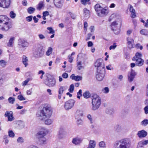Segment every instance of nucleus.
I'll list each match as a JSON object with an SVG mask.
<instances>
[{
	"label": "nucleus",
	"instance_id": "1",
	"mask_svg": "<svg viewBox=\"0 0 148 148\" xmlns=\"http://www.w3.org/2000/svg\"><path fill=\"white\" fill-rule=\"evenodd\" d=\"M52 108L49 106H47L43 108L42 109L38 112L36 116L40 120H43L46 117H50L52 113Z\"/></svg>",
	"mask_w": 148,
	"mask_h": 148
},
{
	"label": "nucleus",
	"instance_id": "2",
	"mask_svg": "<svg viewBox=\"0 0 148 148\" xmlns=\"http://www.w3.org/2000/svg\"><path fill=\"white\" fill-rule=\"evenodd\" d=\"M47 130L45 129H42L36 134L38 144L43 145L47 143V140L45 137L48 133Z\"/></svg>",
	"mask_w": 148,
	"mask_h": 148
},
{
	"label": "nucleus",
	"instance_id": "3",
	"mask_svg": "<svg viewBox=\"0 0 148 148\" xmlns=\"http://www.w3.org/2000/svg\"><path fill=\"white\" fill-rule=\"evenodd\" d=\"M130 145V141L127 138L122 139L116 141L114 148H128Z\"/></svg>",
	"mask_w": 148,
	"mask_h": 148
},
{
	"label": "nucleus",
	"instance_id": "4",
	"mask_svg": "<svg viewBox=\"0 0 148 148\" xmlns=\"http://www.w3.org/2000/svg\"><path fill=\"white\" fill-rule=\"evenodd\" d=\"M92 109L96 110L99 107L101 104V99L97 94L93 95L92 96Z\"/></svg>",
	"mask_w": 148,
	"mask_h": 148
},
{
	"label": "nucleus",
	"instance_id": "5",
	"mask_svg": "<svg viewBox=\"0 0 148 148\" xmlns=\"http://www.w3.org/2000/svg\"><path fill=\"white\" fill-rule=\"evenodd\" d=\"M56 83L54 77L50 75H48L47 79L45 82V84L49 87L54 86L55 85Z\"/></svg>",
	"mask_w": 148,
	"mask_h": 148
},
{
	"label": "nucleus",
	"instance_id": "6",
	"mask_svg": "<svg viewBox=\"0 0 148 148\" xmlns=\"http://www.w3.org/2000/svg\"><path fill=\"white\" fill-rule=\"evenodd\" d=\"M29 43L26 40L22 39H18V46L21 49H24L28 47Z\"/></svg>",
	"mask_w": 148,
	"mask_h": 148
},
{
	"label": "nucleus",
	"instance_id": "7",
	"mask_svg": "<svg viewBox=\"0 0 148 148\" xmlns=\"http://www.w3.org/2000/svg\"><path fill=\"white\" fill-rule=\"evenodd\" d=\"M75 103V101L74 99H71L65 102L64 107L66 110L71 109L74 106Z\"/></svg>",
	"mask_w": 148,
	"mask_h": 148
},
{
	"label": "nucleus",
	"instance_id": "8",
	"mask_svg": "<svg viewBox=\"0 0 148 148\" xmlns=\"http://www.w3.org/2000/svg\"><path fill=\"white\" fill-rule=\"evenodd\" d=\"M136 74V73L132 69H131L130 71L128 72L127 74V79L129 82H131L133 81Z\"/></svg>",
	"mask_w": 148,
	"mask_h": 148
},
{
	"label": "nucleus",
	"instance_id": "9",
	"mask_svg": "<svg viewBox=\"0 0 148 148\" xmlns=\"http://www.w3.org/2000/svg\"><path fill=\"white\" fill-rule=\"evenodd\" d=\"M95 66L97 67V71L104 69V65L103 64V60L101 59H97L95 63Z\"/></svg>",
	"mask_w": 148,
	"mask_h": 148
},
{
	"label": "nucleus",
	"instance_id": "10",
	"mask_svg": "<svg viewBox=\"0 0 148 148\" xmlns=\"http://www.w3.org/2000/svg\"><path fill=\"white\" fill-rule=\"evenodd\" d=\"M104 69H102V70H99L97 71V73L96 75V77L97 80L99 81H102L105 76Z\"/></svg>",
	"mask_w": 148,
	"mask_h": 148
},
{
	"label": "nucleus",
	"instance_id": "11",
	"mask_svg": "<svg viewBox=\"0 0 148 148\" xmlns=\"http://www.w3.org/2000/svg\"><path fill=\"white\" fill-rule=\"evenodd\" d=\"M11 0H0V7L7 8L10 5Z\"/></svg>",
	"mask_w": 148,
	"mask_h": 148
},
{
	"label": "nucleus",
	"instance_id": "12",
	"mask_svg": "<svg viewBox=\"0 0 148 148\" xmlns=\"http://www.w3.org/2000/svg\"><path fill=\"white\" fill-rule=\"evenodd\" d=\"M3 25L1 27V29L3 31H7L12 27L11 24L8 21L3 23Z\"/></svg>",
	"mask_w": 148,
	"mask_h": 148
},
{
	"label": "nucleus",
	"instance_id": "13",
	"mask_svg": "<svg viewBox=\"0 0 148 148\" xmlns=\"http://www.w3.org/2000/svg\"><path fill=\"white\" fill-rule=\"evenodd\" d=\"M118 25V23H116V21H115L113 22L111 25V29L112 30L114 31V33L115 34H118L120 32V30L119 28H117V32H116V29H115L117 27V26Z\"/></svg>",
	"mask_w": 148,
	"mask_h": 148
},
{
	"label": "nucleus",
	"instance_id": "14",
	"mask_svg": "<svg viewBox=\"0 0 148 148\" xmlns=\"http://www.w3.org/2000/svg\"><path fill=\"white\" fill-rule=\"evenodd\" d=\"M100 11L97 12V14L99 16L103 17L106 15L108 13V10L107 9L103 8L101 9Z\"/></svg>",
	"mask_w": 148,
	"mask_h": 148
},
{
	"label": "nucleus",
	"instance_id": "15",
	"mask_svg": "<svg viewBox=\"0 0 148 148\" xmlns=\"http://www.w3.org/2000/svg\"><path fill=\"white\" fill-rule=\"evenodd\" d=\"M66 134V132L65 130L62 128H60L58 133V137L60 139L64 137Z\"/></svg>",
	"mask_w": 148,
	"mask_h": 148
},
{
	"label": "nucleus",
	"instance_id": "16",
	"mask_svg": "<svg viewBox=\"0 0 148 148\" xmlns=\"http://www.w3.org/2000/svg\"><path fill=\"white\" fill-rule=\"evenodd\" d=\"M147 132L144 130L139 131L137 133L138 137L140 138H142L145 137L147 135Z\"/></svg>",
	"mask_w": 148,
	"mask_h": 148
},
{
	"label": "nucleus",
	"instance_id": "17",
	"mask_svg": "<svg viewBox=\"0 0 148 148\" xmlns=\"http://www.w3.org/2000/svg\"><path fill=\"white\" fill-rule=\"evenodd\" d=\"M34 54L37 57H41L43 54V52L41 49H37L34 53Z\"/></svg>",
	"mask_w": 148,
	"mask_h": 148
},
{
	"label": "nucleus",
	"instance_id": "18",
	"mask_svg": "<svg viewBox=\"0 0 148 148\" xmlns=\"http://www.w3.org/2000/svg\"><path fill=\"white\" fill-rule=\"evenodd\" d=\"M62 0H53V3L57 8H60L62 5Z\"/></svg>",
	"mask_w": 148,
	"mask_h": 148
},
{
	"label": "nucleus",
	"instance_id": "19",
	"mask_svg": "<svg viewBox=\"0 0 148 148\" xmlns=\"http://www.w3.org/2000/svg\"><path fill=\"white\" fill-rule=\"evenodd\" d=\"M82 140L81 138L77 137L73 139L72 142L73 144L77 145H79Z\"/></svg>",
	"mask_w": 148,
	"mask_h": 148
},
{
	"label": "nucleus",
	"instance_id": "20",
	"mask_svg": "<svg viewBox=\"0 0 148 148\" xmlns=\"http://www.w3.org/2000/svg\"><path fill=\"white\" fill-rule=\"evenodd\" d=\"M9 20V18L5 16H0V23H4Z\"/></svg>",
	"mask_w": 148,
	"mask_h": 148
},
{
	"label": "nucleus",
	"instance_id": "21",
	"mask_svg": "<svg viewBox=\"0 0 148 148\" xmlns=\"http://www.w3.org/2000/svg\"><path fill=\"white\" fill-rule=\"evenodd\" d=\"M15 40V37H11L9 39L8 42L7 43L8 46L10 47H12L14 43Z\"/></svg>",
	"mask_w": 148,
	"mask_h": 148
},
{
	"label": "nucleus",
	"instance_id": "22",
	"mask_svg": "<svg viewBox=\"0 0 148 148\" xmlns=\"http://www.w3.org/2000/svg\"><path fill=\"white\" fill-rule=\"evenodd\" d=\"M133 60L136 61V64L139 66H142L144 62V60L142 58L137 59Z\"/></svg>",
	"mask_w": 148,
	"mask_h": 148
},
{
	"label": "nucleus",
	"instance_id": "23",
	"mask_svg": "<svg viewBox=\"0 0 148 148\" xmlns=\"http://www.w3.org/2000/svg\"><path fill=\"white\" fill-rule=\"evenodd\" d=\"M70 78L73 80L77 81H79L82 79V77L80 76L77 75L75 76L74 74H72Z\"/></svg>",
	"mask_w": 148,
	"mask_h": 148
},
{
	"label": "nucleus",
	"instance_id": "24",
	"mask_svg": "<svg viewBox=\"0 0 148 148\" xmlns=\"http://www.w3.org/2000/svg\"><path fill=\"white\" fill-rule=\"evenodd\" d=\"M96 143L95 141L94 140H90L88 147L87 148H95L96 147Z\"/></svg>",
	"mask_w": 148,
	"mask_h": 148
},
{
	"label": "nucleus",
	"instance_id": "25",
	"mask_svg": "<svg viewBox=\"0 0 148 148\" xmlns=\"http://www.w3.org/2000/svg\"><path fill=\"white\" fill-rule=\"evenodd\" d=\"M127 44L129 45L130 47H132L133 44L134 42V40L130 37H128L127 38Z\"/></svg>",
	"mask_w": 148,
	"mask_h": 148
},
{
	"label": "nucleus",
	"instance_id": "26",
	"mask_svg": "<svg viewBox=\"0 0 148 148\" xmlns=\"http://www.w3.org/2000/svg\"><path fill=\"white\" fill-rule=\"evenodd\" d=\"M28 59L27 57L24 55L22 58V62L24 65L25 67H27L28 65Z\"/></svg>",
	"mask_w": 148,
	"mask_h": 148
},
{
	"label": "nucleus",
	"instance_id": "27",
	"mask_svg": "<svg viewBox=\"0 0 148 148\" xmlns=\"http://www.w3.org/2000/svg\"><path fill=\"white\" fill-rule=\"evenodd\" d=\"M130 11L131 13V17L132 18H135L136 16L135 10L133 8V6L131 5H130Z\"/></svg>",
	"mask_w": 148,
	"mask_h": 148
},
{
	"label": "nucleus",
	"instance_id": "28",
	"mask_svg": "<svg viewBox=\"0 0 148 148\" xmlns=\"http://www.w3.org/2000/svg\"><path fill=\"white\" fill-rule=\"evenodd\" d=\"M83 115V112L81 110H78L76 112L75 117L76 118H79L81 116H82Z\"/></svg>",
	"mask_w": 148,
	"mask_h": 148
},
{
	"label": "nucleus",
	"instance_id": "29",
	"mask_svg": "<svg viewBox=\"0 0 148 148\" xmlns=\"http://www.w3.org/2000/svg\"><path fill=\"white\" fill-rule=\"evenodd\" d=\"M95 9L97 13L98 12H100L101 9H103V8L99 4H97L95 5Z\"/></svg>",
	"mask_w": 148,
	"mask_h": 148
},
{
	"label": "nucleus",
	"instance_id": "30",
	"mask_svg": "<svg viewBox=\"0 0 148 148\" xmlns=\"http://www.w3.org/2000/svg\"><path fill=\"white\" fill-rule=\"evenodd\" d=\"M90 12L86 8L84 9V14L85 17H89Z\"/></svg>",
	"mask_w": 148,
	"mask_h": 148
},
{
	"label": "nucleus",
	"instance_id": "31",
	"mask_svg": "<svg viewBox=\"0 0 148 148\" xmlns=\"http://www.w3.org/2000/svg\"><path fill=\"white\" fill-rule=\"evenodd\" d=\"M142 56V55L141 53L137 52L136 53L135 56L133 58L132 60H136V59H137L141 58Z\"/></svg>",
	"mask_w": 148,
	"mask_h": 148
},
{
	"label": "nucleus",
	"instance_id": "32",
	"mask_svg": "<svg viewBox=\"0 0 148 148\" xmlns=\"http://www.w3.org/2000/svg\"><path fill=\"white\" fill-rule=\"evenodd\" d=\"M35 10V9L32 7H29L27 9V12L30 14L34 13Z\"/></svg>",
	"mask_w": 148,
	"mask_h": 148
},
{
	"label": "nucleus",
	"instance_id": "33",
	"mask_svg": "<svg viewBox=\"0 0 148 148\" xmlns=\"http://www.w3.org/2000/svg\"><path fill=\"white\" fill-rule=\"evenodd\" d=\"M140 33L142 35L148 36V30L146 29H142L140 31Z\"/></svg>",
	"mask_w": 148,
	"mask_h": 148
},
{
	"label": "nucleus",
	"instance_id": "34",
	"mask_svg": "<svg viewBox=\"0 0 148 148\" xmlns=\"http://www.w3.org/2000/svg\"><path fill=\"white\" fill-rule=\"evenodd\" d=\"M99 148H106V145L105 142L103 141L100 142L99 144Z\"/></svg>",
	"mask_w": 148,
	"mask_h": 148
},
{
	"label": "nucleus",
	"instance_id": "35",
	"mask_svg": "<svg viewBox=\"0 0 148 148\" xmlns=\"http://www.w3.org/2000/svg\"><path fill=\"white\" fill-rule=\"evenodd\" d=\"M6 61L3 60H0V66L3 68L5 67L6 65Z\"/></svg>",
	"mask_w": 148,
	"mask_h": 148
},
{
	"label": "nucleus",
	"instance_id": "36",
	"mask_svg": "<svg viewBox=\"0 0 148 148\" xmlns=\"http://www.w3.org/2000/svg\"><path fill=\"white\" fill-rule=\"evenodd\" d=\"M140 124L143 126H145L148 124V119H145L141 122Z\"/></svg>",
	"mask_w": 148,
	"mask_h": 148
},
{
	"label": "nucleus",
	"instance_id": "37",
	"mask_svg": "<svg viewBox=\"0 0 148 148\" xmlns=\"http://www.w3.org/2000/svg\"><path fill=\"white\" fill-rule=\"evenodd\" d=\"M53 49L51 47H49L47 51L46 52V55L47 56H49L52 53Z\"/></svg>",
	"mask_w": 148,
	"mask_h": 148
},
{
	"label": "nucleus",
	"instance_id": "38",
	"mask_svg": "<svg viewBox=\"0 0 148 148\" xmlns=\"http://www.w3.org/2000/svg\"><path fill=\"white\" fill-rule=\"evenodd\" d=\"M83 96L86 99L89 98L90 96L89 92L88 91H86L83 94Z\"/></svg>",
	"mask_w": 148,
	"mask_h": 148
},
{
	"label": "nucleus",
	"instance_id": "39",
	"mask_svg": "<svg viewBox=\"0 0 148 148\" xmlns=\"http://www.w3.org/2000/svg\"><path fill=\"white\" fill-rule=\"evenodd\" d=\"M105 112L107 114H110L112 112L113 109L112 108H108L106 109Z\"/></svg>",
	"mask_w": 148,
	"mask_h": 148
},
{
	"label": "nucleus",
	"instance_id": "40",
	"mask_svg": "<svg viewBox=\"0 0 148 148\" xmlns=\"http://www.w3.org/2000/svg\"><path fill=\"white\" fill-rule=\"evenodd\" d=\"M53 122V121L51 119H48L46 120L45 123V124L49 125L51 124Z\"/></svg>",
	"mask_w": 148,
	"mask_h": 148
},
{
	"label": "nucleus",
	"instance_id": "41",
	"mask_svg": "<svg viewBox=\"0 0 148 148\" xmlns=\"http://www.w3.org/2000/svg\"><path fill=\"white\" fill-rule=\"evenodd\" d=\"M64 87L61 86L59 89L58 93L59 94L62 95L64 91Z\"/></svg>",
	"mask_w": 148,
	"mask_h": 148
},
{
	"label": "nucleus",
	"instance_id": "42",
	"mask_svg": "<svg viewBox=\"0 0 148 148\" xmlns=\"http://www.w3.org/2000/svg\"><path fill=\"white\" fill-rule=\"evenodd\" d=\"M43 6L44 2L43 1H40L38 5L37 9L39 10H40Z\"/></svg>",
	"mask_w": 148,
	"mask_h": 148
},
{
	"label": "nucleus",
	"instance_id": "43",
	"mask_svg": "<svg viewBox=\"0 0 148 148\" xmlns=\"http://www.w3.org/2000/svg\"><path fill=\"white\" fill-rule=\"evenodd\" d=\"M9 136L11 138H14L15 136V134L12 130H9L8 132Z\"/></svg>",
	"mask_w": 148,
	"mask_h": 148
},
{
	"label": "nucleus",
	"instance_id": "44",
	"mask_svg": "<svg viewBox=\"0 0 148 148\" xmlns=\"http://www.w3.org/2000/svg\"><path fill=\"white\" fill-rule=\"evenodd\" d=\"M8 101L10 103L13 104L15 101V99L13 97H10L8 99Z\"/></svg>",
	"mask_w": 148,
	"mask_h": 148
},
{
	"label": "nucleus",
	"instance_id": "45",
	"mask_svg": "<svg viewBox=\"0 0 148 148\" xmlns=\"http://www.w3.org/2000/svg\"><path fill=\"white\" fill-rule=\"evenodd\" d=\"M12 115L13 112L12 111H7L6 112L5 114V117H8L11 116H12Z\"/></svg>",
	"mask_w": 148,
	"mask_h": 148
},
{
	"label": "nucleus",
	"instance_id": "46",
	"mask_svg": "<svg viewBox=\"0 0 148 148\" xmlns=\"http://www.w3.org/2000/svg\"><path fill=\"white\" fill-rule=\"evenodd\" d=\"M74 85L73 84H71L70 85L69 87V91L71 93H72L74 90Z\"/></svg>",
	"mask_w": 148,
	"mask_h": 148
},
{
	"label": "nucleus",
	"instance_id": "47",
	"mask_svg": "<svg viewBox=\"0 0 148 148\" xmlns=\"http://www.w3.org/2000/svg\"><path fill=\"white\" fill-rule=\"evenodd\" d=\"M10 16L11 18H14L16 16V14L13 11H11L10 13Z\"/></svg>",
	"mask_w": 148,
	"mask_h": 148
},
{
	"label": "nucleus",
	"instance_id": "48",
	"mask_svg": "<svg viewBox=\"0 0 148 148\" xmlns=\"http://www.w3.org/2000/svg\"><path fill=\"white\" fill-rule=\"evenodd\" d=\"M87 117L89 120L90 123H93V121L91 115L90 114H88L87 115Z\"/></svg>",
	"mask_w": 148,
	"mask_h": 148
},
{
	"label": "nucleus",
	"instance_id": "49",
	"mask_svg": "<svg viewBox=\"0 0 148 148\" xmlns=\"http://www.w3.org/2000/svg\"><path fill=\"white\" fill-rule=\"evenodd\" d=\"M77 67L79 70H81L83 67L82 65V62H79L77 63Z\"/></svg>",
	"mask_w": 148,
	"mask_h": 148
},
{
	"label": "nucleus",
	"instance_id": "50",
	"mask_svg": "<svg viewBox=\"0 0 148 148\" xmlns=\"http://www.w3.org/2000/svg\"><path fill=\"white\" fill-rule=\"evenodd\" d=\"M116 43H114L113 45L110 46L109 47V49L111 50L112 49H114L116 47L117 45Z\"/></svg>",
	"mask_w": 148,
	"mask_h": 148
},
{
	"label": "nucleus",
	"instance_id": "51",
	"mask_svg": "<svg viewBox=\"0 0 148 148\" xmlns=\"http://www.w3.org/2000/svg\"><path fill=\"white\" fill-rule=\"evenodd\" d=\"M18 99L20 101L25 100V98L22 95H19L17 97Z\"/></svg>",
	"mask_w": 148,
	"mask_h": 148
},
{
	"label": "nucleus",
	"instance_id": "52",
	"mask_svg": "<svg viewBox=\"0 0 148 148\" xmlns=\"http://www.w3.org/2000/svg\"><path fill=\"white\" fill-rule=\"evenodd\" d=\"M77 98L79 99H80V97L82 96V90L81 89L79 90L78 92H77Z\"/></svg>",
	"mask_w": 148,
	"mask_h": 148
},
{
	"label": "nucleus",
	"instance_id": "53",
	"mask_svg": "<svg viewBox=\"0 0 148 148\" xmlns=\"http://www.w3.org/2000/svg\"><path fill=\"white\" fill-rule=\"evenodd\" d=\"M33 18L32 16H29L26 18V20L27 22H31L32 21Z\"/></svg>",
	"mask_w": 148,
	"mask_h": 148
},
{
	"label": "nucleus",
	"instance_id": "54",
	"mask_svg": "<svg viewBox=\"0 0 148 148\" xmlns=\"http://www.w3.org/2000/svg\"><path fill=\"white\" fill-rule=\"evenodd\" d=\"M47 29L49 31V34H53L55 33L54 30H53L51 27H48Z\"/></svg>",
	"mask_w": 148,
	"mask_h": 148
},
{
	"label": "nucleus",
	"instance_id": "55",
	"mask_svg": "<svg viewBox=\"0 0 148 148\" xmlns=\"http://www.w3.org/2000/svg\"><path fill=\"white\" fill-rule=\"evenodd\" d=\"M148 143V140H145L144 141H142L140 142L139 145L142 144L143 145H146Z\"/></svg>",
	"mask_w": 148,
	"mask_h": 148
},
{
	"label": "nucleus",
	"instance_id": "56",
	"mask_svg": "<svg viewBox=\"0 0 148 148\" xmlns=\"http://www.w3.org/2000/svg\"><path fill=\"white\" fill-rule=\"evenodd\" d=\"M103 92L105 93H107L109 92V88L107 87H106L102 90Z\"/></svg>",
	"mask_w": 148,
	"mask_h": 148
},
{
	"label": "nucleus",
	"instance_id": "57",
	"mask_svg": "<svg viewBox=\"0 0 148 148\" xmlns=\"http://www.w3.org/2000/svg\"><path fill=\"white\" fill-rule=\"evenodd\" d=\"M17 142L18 143H22L24 142V140L22 137H20L18 138Z\"/></svg>",
	"mask_w": 148,
	"mask_h": 148
},
{
	"label": "nucleus",
	"instance_id": "58",
	"mask_svg": "<svg viewBox=\"0 0 148 148\" xmlns=\"http://www.w3.org/2000/svg\"><path fill=\"white\" fill-rule=\"evenodd\" d=\"M39 39L40 40H42L45 38V36L42 34H40L38 35Z\"/></svg>",
	"mask_w": 148,
	"mask_h": 148
},
{
	"label": "nucleus",
	"instance_id": "59",
	"mask_svg": "<svg viewBox=\"0 0 148 148\" xmlns=\"http://www.w3.org/2000/svg\"><path fill=\"white\" fill-rule=\"evenodd\" d=\"M29 81V79H28L25 81H24L22 83V85L23 86H25L27 85L28 82Z\"/></svg>",
	"mask_w": 148,
	"mask_h": 148
},
{
	"label": "nucleus",
	"instance_id": "60",
	"mask_svg": "<svg viewBox=\"0 0 148 148\" xmlns=\"http://www.w3.org/2000/svg\"><path fill=\"white\" fill-rule=\"evenodd\" d=\"M144 110L145 111V114H148V106H147L144 108Z\"/></svg>",
	"mask_w": 148,
	"mask_h": 148
},
{
	"label": "nucleus",
	"instance_id": "61",
	"mask_svg": "<svg viewBox=\"0 0 148 148\" xmlns=\"http://www.w3.org/2000/svg\"><path fill=\"white\" fill-rule=\"evenodd\" d=\"M62 76L63 78L66 79L68 77V75L67 73H64L62 74Z\"/></svg>",
	"mask_w": 148,
	"mask_h": 148
},
{
	"label": "nucleus",
	"instance_id": "62",
	"mask_svg": "<svg viewBox=\"0 0 148 148\" xmlns=\"http://www.w3.org/2000/svg\"><path fill=\"white\" fill-rule=\"evenodd\" d=\"M136 47L138 49L139 48L140 50H142L143 48V46L140 45V44L139 43L136 44Z\"/></svg>",
	"mask_w": 148,
	"mask_h": 148
},
{
	"label": "nucleus",
	"instance_id": "63",
	"mask_svg": "<svg viewBox=\"0 0 148 148\" xmlns=\"http://www.w3.org/2000/svg\"><path fill=\"white\" fill-rule=\"evenodd\" d=\"M8 120L9 121H11L13 120H14V118L13 116V115L12 116H11L8 117Z\"/></svg>",
	"mask_w": 148,
	"mask_h": 148
},
{
	"label": "nucleus",
	"instance_id": "64",
	"mask_svg": "<svg viewBox=\"0 0 148 148\" xmlns=\"http://www.w3.org/2000/svg\"><path fill=\"white\" fill-rule=\"evenodd\" d=\"M85 56H86V54H84L83 53H79L77 57H79L80 58H83Z\"/></svg>",
	"mask_w": 148,
	"mask_h": 148
}]
</instances>
